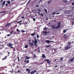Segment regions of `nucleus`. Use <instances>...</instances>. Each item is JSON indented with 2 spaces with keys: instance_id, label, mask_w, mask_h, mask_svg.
Here are the masks:
<instances>
[{
  "instance_id": "f257e3e1",
  "label": "nucleus",
  "mask_w": 74,
  "mask_h": 74,
  "mask_svg": "<svg viewBox=\"0 0 74 74\" xmlns=\"http://www.w3.org/2000/svg\"><path fill=\"white\" fill-rule=\"evenodd\" d=\"M60 22L59 23H58L57 24L58 26H57L56 27L52 25L51 29H59V28L60 27Z\"/></svg>"
},
{
  "instance_id": "f03ea898",
  "label": "nucleus",
  "mask_w": 74,
  "mask_h": 74,
  "mask_svg": "<svg viewBox=\"0 0 74 74\" xmlns=\"http://www.w3.org/2000/svg\"><path fill=\"white\" fill-rule=\"evenodd\" d=\"M72 47L71 46V47H69L68 46H66V47H65V49H66V50H68V49H70V48H71Z\"/></svg>"
},
{
  "instance_id": "7ed1b4c3",
  "label": "nucleus",
  "mask_w": 74,
  "mask_h": 74,
  "mask_svg": "<svg viewBox=\"0 0 74 74\" xmlns=\"http://www.w3.org/2000/svg\"><path fill=\"white\" fill-rule=\"evenodd\" d=\"M46 42H47V43H51V42H54V41H51L49 40H46Z\"/></svg>"
},
{
  "instance_id": "20e7f679",
  "label": "nucleus",
  "mask_w": 74,
  "mask_h": 74,
  "mask_svg": "<svg viewBox=\"0 0 74 74\" xmlns=\"http://www.w3.org/2000/svg\"><path fill=\"white\" fill-rule=\"evenodd\" d=\"M12 44L11 43H9L7 45V46H8L9 47H11V46H12Z\"/></svg>"
},
{
  "instance_id": "39448f33",
  "label": "nucleus",
  "mask_w": 74,
  "mask_h": 74,
  "mask_svg": "<svg viewBox=\"0 0 74 74\" xmlns=\"http://www.w3.org/2000/svg\"><path fill=\"white\" fill-rule=\"evenodd\" d=\"M36 72H37V71L36 70H35V71H33L31 72L30 73V74H34V73H36Z\"/></svg>"
},
{
  "instance_id": "423d86ee",
  "label": "nucleus",
  "mask_w": 74,
  "mask_h": 74,
  "mask_svg": "<svg viewBox=\"0 0 74 74\" xmlns=\"http://www.w3.org/2000/svg\"><path fill=\"white\" fill-rule=\"evenodd\" d=\"M43 33H44V34H45V35H46L47 34V33H49V32H47V31L45 32H42Z\"/></svg>"
},
{
  "instance_id": "0eeeda50",
  "label": "nucleus",
  "mask_w": 74,
  "mask_h": 74,
  "mask_svg": "<svg viewBox=\"0 0 74 74\" xmlns=\"http://www.w3.org/2000/svg\"><path fill=\"white\" fill-rule=\"evenodd\" d=\"M45 62H47V63L49 64H50V62H49V59H45Z\"/></svg>"
},
{
  "instance_id": "6e6552de",
  "label": "nucleus",
  "mask_w": 74,
  "mask_h": 74,
  "mask_svg": "<svg viewBox=\"0 0 74 74\" xmlns=\"http://www.w3.org/2000/svg\"><path fill=\"white\" fill-rule=\"evenodd\" d=\"M0 45L1 46V47H2V48H3L4 47H3V44L2 42H0Z\"/></svg>"
},
{
  "instance_id": "1a4fd4ad",
  "label": "nucleus",
  "mask_w": 74,
  "mask_h": 74,
  "mask_svg": "<svg viewBox=\"0 0 74 74\" xmlns=\"http://www.w3.org/2000/svg\"><path fill=\"white\" fill-rule=\"evenodd\" d=\"M26 71H28V73H30V69H26Z\"/></svg>"
},
{
  "instance_id": "9d476101",
  "label": "nucleus",
  "mask_w": 74,
  "mask_h": 74,
  "mask_svg": "<svg viewBox=\"0 0 74 74\" xmlns=\"http://www.w3.org/2000/svg\"><path fill=\"white\" fill-rule=\"evenodd\" d=\"M42 58L44 59V58H46V57L44 54H43L42 56Z\"/></svg>"
},
{
  "instance_id": "9b49d317",
  "label": "nucleus",
  "mask_w": 74,
  "mask_h": 74,
  "mask_svg": "<svg viewBox=\"0 0 74 74\" xmlns=\"http://www.w3.org/2000/svg\"><path fill=\"white\" fill-rule=\"evenodd\" d=\"M35 41L34 44H37V43H38V42H37V39H35Z\"/></svg>"
},
{
  "instance_id": "f8f14e48",
  "label": "nucleus",
  "mask_w": 74,
  "mask_h": 74,
  "mask_svg": "<svg viewBox=\"0 0 74 74\" xmlns=\"http://www.w3.org/2000/svg\"><path fill=\"white\" fill-rule=\"evenodd\" d=\"M26 58L25 60H27V59H30V57L27 56H26Z\"/></svg>"
},
{
  "instance_id": "ddd939ff",
  "label": "nucleus",
  "mask_w": 74,
  "mask_h": 74,
  "mask_svg": "<svg viewBox=\"0 0 74 74\" xmlns=\"http://www.w3.org/2000/svg\"><path fill=\"white\" fill-rule=\"evenodd\" d=\"M67 30H68V29H67L64 30L63 31L64 33H66V31H67Z\"/></svg>"
},
{
  "instance_id": "4468645a",
  "label": "nucleus",
  "mask_w": 74,
  "mask_h": 74,
  "mask_svg": "<svg viewBox=\"0 0 74 74\" xmlns=\"http://www.w3.org/2000/svg\"><path fill=\"white\" fill-rule=\"evenodd\" d=\"M10 25V23H8L6 25L5 27H7V26H9V25Z\"/></svg>"
},
{
  "instance_id": "2eb2a0df",
  "label": "nucleus",
  "mask_w": 74,
  "mask_h": 74,
  "mask_svg": "<svg viewBox=\"0 0 74 74\" xmlns=\"http://www.w3.org/2000/svg\"><path fill=\"white\" fill-rule=\"evenodd\" d=\"M29 44H30V45H31V46L32 47H33V45H34V43H29Z\"/></svg>"
},
{
  "instance_id": "dca6fc26",
  "label": "nucleus",
  "mask_w": 74,
  "mask_h": 74,
  "mask_svg": "<svg viewBox=\"0 0 74 74\" xmlns=\"http://www.w3.org/2000/svg\"><path fill=\"white\" fill-rule=\"evenodd\" d=\"M51 47V46L50 45L47 46H46V48H49L50 47Z\"/></svg>"
},
{
  "instance_id": "f3484780",
  "label": "nucleus",
  "mask_w": 74,
  "mask_h": 74,
  "mask_svg": "<svg viewBox=\"0 0 74 74\" xmlns=\"http://www.w3.org/2000/svg\"><path fill=\"white\" fill-rule=\"evenodd\" d=\"M16 30H17V32H18V33H20L21 32V31H20V30H19V29H16Z\"/></svg>"
},
{
  "instance_id": "a211bd4d",
  "label": "nucleus",
  "mask_w": 74,
  "mask_h": 74,
  "mask_svg": "<svg viewBox=\"0 0 74 74\" xmlns=\"http://www.w3.org/2000/svg\"><path fill=\"white\" fill-rule=\"evenodd\" d=\"M62 9H59L58 10V11H61L62 10Z\"/></svg>"
},
{
  "instance_id": "6ab92c4d",
  "label": "nucleus",
  "mask_w": 74,
  "mask_h": 74,
  "mask_svg": "<svg viewBox=\"0 0 74 74\" xmlns=\"http://www.w3.org/2000/svg\"><path fill=\"white\" fill-rule=\"evenodd\" d=\"M71 44V42H69L68 43V44L69 45V46H71V45H70Z\"/></svg>"
},
{
  "instance_id": "aec40b11",
  "label": "nucleus",
  "mask_w": 74,
  "mask_h": 74,
  "mask_svg": "<svg viewBox=\"0 0 74 74\" xmlns=\"http://www.w3.org/2000/svg\"><path fill=\"white\" fill-rule=\"evenodd\" d=\"M7 3L9 4H10V1H8L7 2Z\"/></svg>"
},
{
  "instance_id": "412c9836",
  "label": "nucleus",
  "mask_w": 74,
  "mask_h": 74,
  "mask_svg": "<svg viewBox=\"0 0 74 74\" xmlns=\"http://www.w3.org/2000/svg\"><path fill=\"white\" fill-rule=\"evenodd\" d=\"M29 60H27L26 62V63H29Z\"/></svg>"
},
{
  "instance_id": "4be33fe9",
  "label": "nucleus",
  "mask_w": 74,
  "mask_h": 74,
  "mask_svg": "<svg viewBox=\"0 0 74 74\" xmlns=\"http://www.w3.org/2000/svg\"><path fill=\"white\" fill-rule=\"evenodd\" d=\"M73 59H74L73 58L71 59L70 60L71 62H72V61H73Z\"/></svg>"
},
{
  "instance_id": "5701e85b",
  "label": "nucleus",
  "mask_w": 74,
  "mask_h": 74,
  "mask_svg": "<svg viewBox=\"0 0 74 74\" xmlns=\"http://www.w3.org/2000/svg\"><path fill=\"white\" fill-rule=\"evenodd\" d=\"M5 1H4L3 3V5H4V4H5Z\"/></svg>"
},
{
  "instance_id": "b1692460",
  "label": "nucleus",
  "mask_w": 74,
  "mask_h": 74,
  "mask_svg": "<svg viewBox=\"0 0 74 74\" xmlns=\"http://www.w3.org/2000/svg\"><path fill=\"white\" fill-rule=\"evenodd\" d=\"M63 58H62V57L60 58V60H61L62 61H63Z\"/></svg>"
},
{
  "instance_id": "393cba45",
  "label": "nucleus",
  "mask_w": 74,
  "mask_h": 74,
  "mask_svg": "<svg viewBox=\"0 0 74 74\" xmlns=\"http://www.w3.org/2000/svg\"><path fill=\"white\" fill-rule=\"evenodd\" d=\"M25 47V48H27V47H28V45H26V46Z\"/></svg>"
},
{
  "instance_id": "a878e982",
  "label": "nucleus",
  "mask_w": 74,
  "mask_h": 74,
  "mask_svg": "<svg viewBox=\"0 0 74 74\" xmlns=\"http://www.w3.org/2000/svg\"><path fill=\"white\" fill-rule=\"evenodd\" d=\"M30 1H31V0H30L27 3V4H29V3H30Z\"/></svg>"
},
{
  "instance_id": "bb28decb",
  "label": "nucleus",
  "mask_w": 74,
  "mask_h": 74,
  "mask_svg": "<svg viewBox=\"0 0 74 74\" xmlns=\"http://www.w3.org/2000/svg\"><path fill=\"white\" fill-rule=\"evenodd\" d=\"M40 37V36H39V35L37 34V38H39Z\"/></svg>"
},
{
  "instance_id": "cd10ccee",
  "label": "nucleus",
  "mask_w": 74,
  "mask_h": 74,
  "mask_svg": "<svg viewBox=\"0 0 74 74\" xmlns=\"http://www.w3.org/2000/svg\"><path fill=\"white\" fill-rule=\"evenodd\" d=\"M65 3H68V1L67 0H65L64 1Z\"/></svg>"
},
{
  "instance_id": "c85d7f7f",
  "label": "nucleus",
  "mask_w": 74,
  "mask_h": 74,
  "mask_svg": "<svg viewBox=\"0 0 74 74\" xmlns=\"http://www.w3.org/2000/svg\"><path fill=\"white\" fill-rule=\"evenodd\" d=\"M25 32V31L23 30H21V32H22V33H23V32L24 33Z\"/></svg>"
},
{
  "instance_id": "c756f323",
  "label": "nucleus",
  "mask_w": 74,
  "mask_h": 74,
  "mask_svg": "<svg viewBox=\"0 0 74 74\" xmlns=\"http://www.w3.org/2000/svg\"><path fill=\"white\" fill-rule=\"evenodd\" d=\"M72 5H74V2L72 3Z\"/></svg>"
},
{
  "instance_id": "7c9ffc66",
  "label": "nucleus",
  "mask_w": 74,
  "mask_h": 74,
  "mask_svg": "<svg viewBox=\"0 0 74 74\" xmlns=\"http://www.w3.org/2000/svg\"><path fill=\"white\" fill-rule=\"evenodd\" d=\"M51 2H52V1H49L48 2V4H49Z\"/></svg>"
},
{
  "instance_id": "2f4dec72",
  "label": "nucleus",
  "mask_w": 74,
  "mask_h": 74,
  "mask_svg": "<svg viewBox=\"0 0 74 74\" xmlns=\"http://www.w3.org/2000/svg\"><path fill=\"white\" fill-rule=\"evenodd\" d=\"M14 32V31H12L11 32V34L10 35H11V34L13 33V32Z\"/></svg>"
},
{
  "instance_id": "473e14b6",
  "label": "nucleus",
  "mask_w": 74,
  "mask_h": 74,
  "mask_svg": "<svg viewBox=\"0 0 74 74\" xmlns=\"http://www.w3.org/2000/svg\"><path fill=\"white\" fill-rule=\"evenodd\" d=\"M35 34L34 33L32 34H31V35L32 36H33Z\"/></svg>"
},
{
  "instance_id": "72a5a7b5",
  "label": "nucleus",
  "mask_w": 74,
  "mask_h": 74,
  "mask_svg": "<svg viewBox=\"0 0 74 74\" xmlns=\"http://www.w3.org/2000/svg\"><path fill=\"white\" fill-rule=\"evenodd\" d=\"M45 12H46V13H47V9H45Z\"/></svg>"
},
{
  "instance_id": "f704fd0d",
  "label": "nucleus",
  "mask_w": 74,
  "mask_h": 74,
  "mask_svg": "<svg viewBox=\"0 0 74 74\" xmlns=\"http://www.w3.org/2000/svg\"><path fill=\"white\" fill-rule=\"evenodd\" d=\"M34 58H35L36 57V55H35V54H34Z\"/></svg>"
},
{
  "instance_id": "c9c22d12",
  "label": "nucleus",
  "mask_w": 74,
  "mask_h": 74,
  "mask_svg": "<svg viewBox=\"0 0 74 74\" xmlns=\"http://www.w3.org/2000/svg\"><path fill=\"white\" fill-rule=\"evenodd\" d=\"M4 12H5V11H4V12H1L0 13H3Z\"/></svg>"
},
{
  "instance_id": "e433bc0d",
  "label": "nucleus",
  "mask_w": 74,
  "mask_h": 74,
  "mask_svg": "<svg viewBox=\"0 0 74 74\" xmlns=\"http://www.w3.org/2000/svg\"><path fill=\"white\" fill-rule=\"evenodd\" d=\"M58 67V65H56V66H54V67Z\"/></svg>"
},
{
  "instance_id": "4c0bfd02",
  "label": "nucleus",
  "mask_w": 74,
  "mask_h": 74,
  "mask_svg": "<svg viewBox=\"0 0 74 74\" xmlns=\"http://www.w3.org/2000/svg\"><path fill=\"white\" fill-rule=\"evenodd\" d=\"M38 11H39V12H41V10H40V9H38Z\"/></svg>"
},
{
  "instance_id": "58836bf2",
  "label": "nucleus",
  "mask_w": 74,
  "mask_h": 74,
  "mask_svg": "<svg viewBox=\"0 0 74 74\" xmlns=\"http://www.w3.org/2000/svg\"><path fill=\"white\" fill-rule=\"evenodd\" d=\"M56 14H60V13L58 12V13H56Z\"/></svg>"
},
{
  "instance_id": "ea45409f",
  "label": "nucleus",
  "mask_w": 74,
  "mask_h": 74,
  "mask_svg": "<svg viewBox=\"0 0 74 74\" xmlns=\"http://www.w3.org/2000/svg\"><path fill=\"white\" fill-rule=\"evenodd\" d=\"M19 72H20V70L18 71V72H17L16 73H19Z\"/></svg>"
},
{
  "instance_id": "a19ab883",
  "label": "nucleus",
  "mask_w": 74,
  "mask_h": 74,
  "mask_svg": "<svg viewBox=\"0 0 74 74\" xmlns=\"http://www.w3.org/2000/svg\"><path fill=\"white\" fill-rule=\"evenodd\" d=\"M38 41L39 42H40V40H39V39H38Z\"/></svg>"
},
{
  "instance_id": "79ce46f5",
  "label": "nucleus",
  "mask_w": 74,
  "mask_h": 74,
  "mask_svg": "<svg viewBox=\"0 0 74 74\" xmlns=\"http://www.w3.org/2000/svg\"><path fill=\"white\" fill-rule=\"evenodd\" d=\"M3 0H1V3H2V2H3Z\"/></svg>"
},
{
  "instance_id": "37998d69",
  "label": "nucleus",
  "mask_w": 74,
  "mask_h": 74,
  "mask_svg": "<svg viewBox=\"0 0 74 74\" xmlns=\"http://www.w3.org/2000/svg\"><path fill=\"white\" fill-rule=\"evenodd\" d=\"M34 21H36V19H35V18H34L33 19Z\"/></svg>"
},
{
  "instance_id": "c03bdc74",
  "label": "nucleus",
  "mask_w": 74,
  "mask_h": 74,
  "mask_svg": "<svg viewBox=\"0 0 74 74\" xmlns=\"http://www.w3.org/2000/svg\"><path fill=\"white\" fill-rule=\"evenodd\" d=\"M22 19H24V18H25V17H22Z\"/></svg>"
},
{
  "instance_id": "a18cd8bd",
  "label": "nucleus",
  "mask_w": 74,
  "mask_h": 74,
  "mask_svg": "<svg viewBox=\"0 0 74 74\" xmlns=\"http://www.w3.org/2000/svg\"><path fill=\"white\" fill-rule=\"evenodd\" d=\"M32 41L33 42H34H34H35V41H34V40H32Z\"/></svg>"
},
{
  "instance_id": "49530a36",
  "label": "nucleus",
  "mask_w": 74,
  "mask_h": 74,
  "mask_svg": "<svg viewBox=\"0 0 74 74\" xmlns=\"http://www.w3.org/2000/svg\"><path fill=\"white\" fill-rule=\"evenodd\" d=\"M6 58H3V59H2V60H4V59H6Z\"/></svg>"
},
{
  "instance_id": "de8ad7c7",
  "label": "nucleus",
  "mask_w": 74,
  "mask_h": 74,
  "mask_svg": "<svg viewBox=\"0 0 74 74\" xmlns=\"http://www.w3.org/2000/svg\"><path fill=\"white\" fill-rule=\"evenodd\" d=\"M38 5H36V7H38Z\"/></svg>"
},
{
  "instance_id": "09e8293b",
  "label": "nucleus",
  "mask_w": 74,
  "mask_h": 74,
  "mask_svg": "<svg viewBox=\"0 0 74 74\" xmlns=\"http://www.w3.org/2000/svg\"><path fill=\"white\" fill-rule=\"evenodd\" d=\"M10 36V35L9 34L7 35V36Z\"/></svg>"
},
{
  "instance_id": "8fccbe9b",
  "label": "nucleus",
  "mask_w": 74,
  "mask_h": 74,
  "mask_svg": "<svg viewBox=\"0 0 74 74\" xmlns=\"http://www.w3.org/2000/svg\"><path fill=\"white\" fill-rule=\"evenodd\" d=\"M10 48H13V47H12V46H11L10 47Z\"/></svg>"
},
{
  "instance_id": "3c124183",
  "label": "nucleus",
  "mask_w": 74,
  "mask_h": 74,
  "mask_svg": "<svg viewBox=\"0 0 74 74\" xmlns=\"http://www.w3.org/2000/svg\"><path fill=\"white\" fill-rule=\"evenodd\" d=\"M41 15L42 16H43V14L42 13V14H41Z\"/></svg>"
},
{
  "instance_id": "603ef678",
  "label": "nucleus",
  "mask_w": 74,
  "mask_h": 74,
  "mask_svg": "<svg viewBox=\"0 0 74 74\" xmlns=\"http://www.w3.org/2000/svg\"><path fill=\"white\" fill-rule=\"evenodd\" d=\"M8 55H10V52H9L8 53Z\"/></svg>"
},
{
  "instance_id": "864d4df0",
  "label": "nucleus",
  "mask_w": 74,
  "mask_h": 74,
  "mask_svg": "<svg viewBox=\"0 0 74 74\" xmlns=\"http://www.w3.org/2000/svg\"><path fill=\"white\" fill-rule=\"evenodd\" d=\"M72 25H74V23H73V22L72 23Z\"/></svg>"
},
{
  "instance_id": "5fc2aeb1",
  "label": "nucleus",
  "mask_w": 74,
  "mask_h": 74,
  "mask_svg": "<svg viewBox=\"0 0 74 74\" xmlns=\"http://www.w3.org/2000/svg\"><path fill=\"white\" fill-rule=\"evenodd\" d=\"M55 13V12H54L52 14V15H53V14H54Z\"/></svg>"
},
{
  "instance_id": "6e6d98bb",
  "label": "nucleus",
  "mask_w": 74,
  "mask_h": 74,
  "mask_svg": "<svg viewBox=\"0 0 74 74\" xmlns=\"http://www.w3.org/2000/svg\"><path fill=\"white\" fill-rule=\"evenodd\" d=\"M6 6H7V5H8V4L7 3H6Z\"/></svg>"
},
{
  "instance_id": "4d7b16f0",
  "label": "nucleus",
  "mask_w": 74,
  "mask_h": 74,
  "mask_svg": "<svg viewBox=\"0 0 74 74\" xmlns=\"http://www.w3.org/2000/svg\"><path fill=\"white\" fill-rule=\"evenodd\" d=\"M5 49H8V47H7V48H5Z\"/></svg>"
},
{
  "instance_id": "13d9d810",
  "label": "nucleus",
  "mask_w": 74,
  "mask_h": 74,
  "mask_svg": "<svg viewBox=\"0 0 74 74\" xmlns=\"http://www.w3.org/2000/svg\"><path fill=\"white\" fill-rule=\"evenodd\" d=\"M26 60H25V61H24V62H26Z\"/></svg>"
},
{
  "instance_id": "bf43d9fd",
  "label": "nucleus",
  "mask_w": 74,
  "mask_h": 74,
  "mask_svg": "<svg viewBox=\"0 0 74 74\" xmlns=\"http://www.w3.org/2000/svg\"><path fill=\"white\" fill-rule=\"evenodd\" d=\"M38 14H40V12H38Z\"/></svg>"
},
{
  "instance_id": "052dcab7",
  "label": "nucleus",
  "mask_w": 74,
  "mask_h": 74,
  "mask_svg": "<svg viewBox=\"0 0 74 74\" xmlns=\"http://www.w3.org/2000/svg\"><path fill=\"white\" fill-rule=\"evenodd\" d=\"M35 44V45H36V46H37V45L36 44Z\"/></svg>"
},
{
  "instance_id": "680f3d73",
  "label": "nucleus",
  "mask_w": 74,
  "mask_h": 74,
  "mask_svg": "<svg viewBox=\"0 0 74 74\" xmlns=\"http://www.w3.org/2000/svg\"><path fill=\"white\" fill-rule=\"evenodd\" d=\"M10 72H12V71H10Z\"/></svg>"
},
{
  "instance_id": "e2e57ef3",
  "label": "nucleus",
  "mask_w": 74,
  "mask_h": 74,
  "mask_svg": "<svg viewBox=\"0 0 74 74\" xmlns=\"http://www.w3.org/2000/svg\"><path fill=\"white\" fill-rule=\"evenodd\" d=\"M37 16V14H36L35 16Z\"/></svg>"
},
{
  "instance_id": "0e129e2a",
  "label": "nucleus",
  "mask_w": 74,
  "mask_h": 74,
  "mask_svg": "<svg viewBox=\"0 0 74 74\" xmlns=\"http://www.w3.org/2000/svg\"><path fill=\"white\" fill-rule=\"evenodd\" d=\"M66 36V34H65L64 35V36Z\"/></svg>"
},
{
  "instance_id": "69168bd1",
  "label": "nucleus",
  "mask_w": 74,
  "mask_h": 74,
  "mask_svg": "<svg viewBox=\"0 0 74 74\" xmlns=\"http://www.w3.org/2000/svg\"><path fill=\"white\" fill-rule=\"evenodd\" d=\"M18 61H20V60H19V59H18Z\"/></svg>"
},
{
  "instance_id": "338daca9",
  "label": "nucleus",
  "mask_w": 74,
  "mask_h": 74,
  "mask_svg": "<svg viewBox=\"0 0 74 74\" xmlns=\"http://www.w3.org/2000/svg\"><path fill=\"white\" fill-rule=\"evenodd\" d=\"M56 49H54V51H56Z\"/></svg>"
},
{
  "instance_id": "774afa93",
  "label": "nucleus",
  "mask_w": 74,
  "mask_h": 74,
  "mask_svg": "<svg viewBox=\"0 0 74 74\" xmlns=\"http://www.w3.org/2000/svg\"><path fill=\"white\" fill-rule=\"evenodd\" d=\"M18 23H20V21H18Z\"/></svg>"
}]
</instances>
